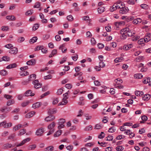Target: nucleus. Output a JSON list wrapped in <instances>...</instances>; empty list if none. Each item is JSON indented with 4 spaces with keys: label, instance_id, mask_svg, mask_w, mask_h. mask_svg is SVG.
Wrapping results in <instances>:
<instances>
[{
    "label": "nucleus",
    "instance_id": "1",
    "mask_svg": "<svg viewBox=\"0 0 151 151\" xmlns=\"http://www.w3.org/2000/svg\"><path fill=\"white\" fill-rule=\"evenodd\" d=\"M122 32H126L127 35L128 37H131L132 36V31L131 26L122 29L121 30Z\"/></svg>",
    "mask_w": 151,
    "mask_h": 151
},
{
    "label": "nucleus",
    "instance_id": "2",
    "mask_svg": "<svg viewBox=\"0 0 151 151\" xmlns=\"http://www.w3.org/2000/svg\"><path fill=\"white\" fill-rule=\"evenodd\" d=\"M33 84L34 85V88L36 89H38L42 86V84L39 82L38 80L34 81L33 82Z\"/></svg>",
    "mask_w": 151,
    "mask_h": 151
},
{
    "label": "nucleus",
    "instance_id": "3",
    "mask_svg": "<svg viewBox=\"0 0 151 151\" xmlns=\"http://www.w3.org/2000/svg\"><path fill=\"white\" fill-rule=\"evenodd\" d=\"M55 119V116L53 115H50L46 117L44 119L45 121L48 122L52 121Z\"/></svg>",
    "mask_w": 151,
    "mask_h": 151
},
{
    "label": "nucleus",
    "instance_id": "4",
    "mask_svg": "<svg viewBox=\"0 0 151 151\" xmlns=\"http://www.w3.org/2000/svg\"><path fill=\"white\" fill-rule=\"evenodd\" d=\"M129 10L128 7L124 6L119 10V12L120 13L122 14H124L127 13Z\"/></svg>",
    "mask_w": 151,
    "mask_h": 151
},
{
    "label": "nucleus",
    "instance_id": "5",
    "mask_svg": "<svg viewBox=\"0 0 151 151\" xmlns=\"http://www.w3.org/2000/svg\"><path fill=\"white\" fill-rule=\"evenodd\" d=\"M31 139L30 138H27L23 140L19 144L16 145L17 147L20 146L24 145L25 143L29 141Z\"/></svg>",
    "mask_w": 151,
    "mask_h": 151
},
{
    "label": "nucleus",
    "instance_id": "6",
    "mask_svg": "<svg viewBox=\"0 0 151 151\" xmlns=\"http://www.w3.org/2000/svg\"><path fill=\"white\" fill-rule=\"evenodd\" d=\"M36 60L34 59H32L27 62V64L29 65H34L36 64Z\"/></svg>",
    "mask_w": 151,
    "mask_h": 151
},
{
    "label": "nucleus",
    "instance_id": "7",
    "mask_svg": "<svg viewBox=\"0 0 151 151\" xmlns=\"http://www.w3.org/2000/svg\"><path fill=\"white\" fill-rule=\"evenodd\" d=\"M57 110L55 108H50L49 109L48 111V114L49 115L54 114L57 112Z\"/></svg>",
    "mask_w": 151,
    "mask_h": 151
},
{
    "label": "nucleus",
    "instance_id": "8",
    "mask_svg": "<svg viewBox=\"0 0 151 151\" xmlns=\"http://www.w3.org/2000/svg\"><path fill=\"white\" fill-rule=\"evenodd\" d=\"M44 132L43 129L42 128H40L37 130L36 134L37 136H41L42 135Z\"/></svg>",
    "mask_w": 151,
    "mask_h": 151
},
{
    "label": "nucleus",
    "instance_id": "9",
    "mask_svg": "<svg viewBox=\"0 0 151 151\" xmlns=\"http://www.w3.org/2000/svg\"><path fill=\"white\" fill-rule=\"evenodd\" d=\"M145 40L146 43L148 42L151 40V34L150 33H148L144 39Z\"/></svg>",
    "mask_w": 151,
    "mask_h": 151
},
{
    "label": "nucleus",
    "instance_id": "10",
    "mask_svg": "<svg viewBox=\"0 0 151 151\" xmlns=\"http://www.w3.org/2000/svg\"><path fill=\"white\" fill-rule=\"evenodd\" d=\"M15 145H12L9 143H6L4 145L3 148L4 149H8L11 147H14Z\"/></svg>",
    "mask_w": 151,
    "mask_h": 151
},
{
    "label": "nucleus",
    "instance_id": "11",
    "mask_svg": "<svg viewBox=\"0 0 151 151\" xmlns=\"http://www.w3.org/2000/svg\"><path fill=\"white\" fill-rule=\"evenodd\" d=\"M18 51L17 48L14 47L11 49L9 51V53L12 54H16L18 52Z\"/></svg>",
    "mask_w": 151,
    "mask_h": 151
},
{
    "label": "nucleus",
    "instance_id": "12",
    "mask_svg": "<svg viewBox=\"0 0 151 151\" xmlns=\"http://www.w3.org/2000/svg\"><path fill=\"white\" fill-rule=\"evenodd\" d=\"M35 93H32V91L31 90H28L25 93L24 95L25 96H33Z\"/></svg>",
    "mask_w": 151,
    "mask_h": 151
},
{
    "label": "nucleus",
    "instance_id": "13",
    "mask_svg": "<svg viewBox=\"0 0 151 151\" xmlns=\"http://www.w3.org/2000/svg\"><path fill=\"white\" fill-rule=\"evenodd\" d=\"M125 23L124 21H122L119 22H116L114 23L115 26L118 27L119 26L124 25L125 24Z\"/></svg>",
    "mask_w": 151,
    "mask_h": 151
},
{
    "label": "nucleus",
    "instance_id": "14",
    "mask_svg": "<svg viewBox=\"0 0 151 151\" xmlns=\"http://www.w3.org/2000/svg\"><path fill=\"white\" fill-rule=\"evenodd\" d=\"M35 112L34 111L30 112L27 114L25 115V117L27 118L32 117L35 114Z\"/></svg>",
    "mask_w": 151,
    "mask_h": 151
},
{
    "label": "nucleus",
    "instance_id": "15",
    "mask_svg": "<svg viewBox=\"0 0 151 151\" xmlns=\"http://www.w3.org/2000/svg\"><path fill=\"white\" fill-rule=\"evenodd\" d=\"M142 21V19L140 18H137L133 21V23L135 24H138L141 23Z\"/></svg>",
    "mask_w": 151,
    "mask_h": 151
},
{
    "label": "nucleus",
    "instance_id": "16",
    "mask_svg": "<svg viewBox=\"0 0 151 151\" xmlns=\"http://www.w3.org/2000/svg\"><path fill=\"white\" fill-rule=\"evenodd\" d=\"M41 105V104L39 102H36L33 104L32 107L34 109H36L39 107Z\"/></svg>",
    "mask_w": 151,
    "mask_h": 151
},
{
    "label": "nucleus",
    "instance_id": "17",
    "mask_svg": "<svg viewBox=\"0 0 151 151\" xmlns=\"http://www.w3.org/2000/svg\"><path fill=\"white\" fill-rule=\"evenodd\" d=\"M68 102V101L66 98L63 99H62V101L59 103L58 105H66Z\"/></svg>",
    "mask_w": 151,
    "mask_h": 151
},
{
    "label": "nucleus",
    "instance_id": "18",
    "mask_svg": "<svg viewBox=\"0 0 151 151\" xmlns=\"http://www.w3.org/2000/svg\"><path fill=\"white\" fill-rule=\"evenodd\" d=\"M6 19L10 21H15L16 20L15 17L13 15L7 16L6 17Z\"/></svg>",
    "mask_w": 151,
    "mask_h": 151
},
{
    "label": "nucleus",
    "instance_id": "19",
    "mask_svg": "<svg viewBox=\"0 0 151 151\" xmlns=\"http://www.w3.org/2000/svg\"><path fill=\"white\" fill-rule=\"evenodd\" d=\"M134 77L135 79H141L142 78L143 75L140 73H137L134 74Z\"/></svg>",
    "mask_w": 151,
    "mask_h": 151
},
{
    "label": "nucleus",
    "instance_id": "20",
    "mask_svg": "<svg viewBox=\"0 0 151 151\" xmlns=\"http://www.w3.org/2000/svg\"><path fill=\"white\" fill-rule=\"evenodd\" d=\"M105 8L104 7L100 6L98 9V12L99 14H101L104 12Z\"/></svg>",
    "mask_w": 151,
    "mask_h": 151
},
{
    "label": "nucleus",
    "instance_id": "21",
    "mask_svg": "<svg viewBox=\"0 0 151 151\" xmlns=\"http://www.w3.org/2000/svg\"><path fill=\"white\" fill-rule=\"evenodd\" d=\"M17 65L15 63H13L11 64L6 67V68L7 69H10L16 67Z\"/></svg>",
    "mask_w": 151,
    "mask_h": 151
},
{
    "label": "nucleus",
    "instance_id": "22",
    "mask_svg": "<svg viewBox=\"0 0 151 151\" xmlns=\"http://www.w3.org/2000/svg\"><path fill=\"white\" fill-rule=\"evenodd\" d=\"M37 40V38L36 37H32L31 39H30L29 42L31 44H33L36 42Z\"/></svg>",
    "mask_w": 151,
    "mask_h": 151
},
{
    "label": "nucleus",
    "instance_id": "23",
    "mask_svg": "<svg viewBox=\"0 0 151 151\" xmlns=\"http://www.w3.org/2000/svg\"><path fill=\"white\" fill-rule=\"evenodd\" d=\"M55 123L54 122H52L48 125L47 128L48 129H53V128L55 127Z\"/></svg>",
    "mask_w": 151,
    "mask_h": 151
},
{
    "label": "nucleus",
    "instance_id": "24",
    "mask_svg": "<svg viewBox=\"0 0 151 151\" xmlns=\"http://www.w3.org/2000/svg\"><path fill=\"white\" fill-rule=\"evenodd\" d=\"M22 127V125L21 124H19L15 126L13 128V130L16 131L20 129Z\"/></svg>",
    "mask_w": 151,
    "mask_h": 151
},
{
    "label": "nucleus",
    "instance_id": "25",
    "mask_svg": "<svg viewBox=\"0 0 151 151\" xmlns=\"http://www.w3.org/2000/svg\"><path fill=\"white\" fill-rule=\"evenodd\" d=\"M62 131L61 130L57 131L54 134V137H57L60 136L61 134Z\"/></svg>",
    "mask_w": 151,
    "mask_h": 151
},
{
    "label": "nucleus",
    "instance_id": "26",
    "mask_svg": "<svg viewBox=\"0 0 151 151\" xmlns=\"http://www.w3.org/2000/svg\"><path fill=\"white\" fill-rule=\"evenodd\" d=\"M145 40L143 38H141L138 41V43L139 45H145Z\"/></svg>",
    "mask_w": 151,
    "mask_h": 151
},
{
    "label": "nucleus",
    "instance_id": "27",
    "mask_svg": "<svg viewBox=\"0 0 151 151\" xmlns=\"http://www.w3.org/2000/svg\"><path fill=\"white\" fill-rule=\"evenodd\" d=\"M150 97V94H146L143 97V99L145 101H147L149 99Z\"/></svg>",
    "mask_w": 151,
    "mask_h": 151
},
{
    "label": "nucleus",
    "instance_id": "28",
    "mask_svg": "<svg viewBox=\"0 0 151 151\" xmlns=\"http://www.w3.org/2000/svg\"><path fill=\"white\" fill-rule=\"evenodd\" d=\"M2 60L4 61H8L10 60V58L9 57H8L7 56H3L2 58ZM2 61L1 59L0 60V62H1Z\"/></svg>",
    "mask_w": 151,
    "mask_h": 151
},
{
    "label": "nucleus",
    "instance_id": "29",
    "mask_svg": "<svg viewBox=\"0 0 151 151\" xmlns=\"http://www.w3.org/2000/svg\"><path fill=\"white\" fill-rule=\"evenodd\" d=\"M135 94L137 96H141L143 94V92L142 91H136L135 92Z\"/></svg>",
    "mask_w": 151,
    "mask_h": 151
},
{
    "label": "nucleus",
    "instance_id": "30",
    "mask_svg": "<svg viewBox=\"0 0 151 151\" xmlns=\"http://www.w3.org/2000/svg\"><path fill=\"white\" fill-rule=\"evenodd\" d=\"M36 147V145L33 144L29 146L28 147V149L30 150H34Z\"/></svg>",
    "mask_w": 151,
    "mask_h": 151
},
{
    "label": "nucleus",
    "instance_id": "31",
    "mask_svg": "<svg viewBox=\"0 0 151 151\" xmlns=\"http://www.w3.org/2000/svg\"><path fill=\"white\" fill-rule=\"evenodd\" d=\"M45 151H52L54 149V147L52 146L48 147L45 148Z\"/></svg>",
    "mask_w": 151,
    "mask_h": 151
},
{
    "label": "nucleus",
    "instance_id": "32",
    "mask_svg": "<svg viewBox=\"0 0 151 151\" xmlns=\"http://www.w3.org/2000/svg\"><path fill=\"white\" fill-rule=\"evenodd\" d=\"M7 71L5 70H3L0 71V74L2 76H5L7 74Z\"/></svg>",
    "mask_w": 151,
    "mask_h": 151
},
{
    "label": "nucleus",
    "instance_id": "33",
    "mask_svg": "<svg viewBox=\"0 0 151 151\" xmlns=\"http://www.w3.org/2000/svg\"><path fill=\"white\" fill-rule=\"evenodd\" d=\"M14 100L13 99L9 100L7 102V105L8 106H10L13 104H14Z\"/></svg>",
    "mask_w": 151,
    "mask_h": 151
},
{
    "label": "nucleus",
    "instance_id": "34",
    "mask_svg": "<svg viewBox=\"0 0 151 151\" xmlns=\"http://www.w3.org/2000/svg\"><path fill=\"white\" fill-rule=\"evenodd\" d=\"M123 59V58L122 57L119 58H117L114 60V61L116 63H117L121 62Z\"/></svg>",
    "mask_w": 151,
    "mask_h": 151
},
{
    "label": "nucleus",
    "instance_id": "35",
    "mask_svg": "<svg viewBox=\"0 0 151 151\" xmlns=\"http://www.w3.org/2000/svg\"><path fill=\"white\" fill-rule=\"evenodd\" d=\"M57 50H53L51 54L49 56V57L50 58H51L53 56L55 55L57 53Z\"/></svg>",
    "mask_w": 151,
    "mask_h": 151
},
{
    "label": "nucleus",
    "instance_id": "36",
    "mask_svg": "<svg viewBox=\"0 0 151 151\" xmlns=\"http://www.w3.org/2000/svg\"><path fill=\"white\" fill-rule=\"evenodd\" d=\"M142 121L140 122L141 123H144V122L146 121L147 119V117L146 116H143L141 117Z\"/></svg>",
    "mask_w": 151,
    "mask_h": 151
},
{
    "label": "nucleus",
    "instance_id": "37",
    "mask_svg": "<svg viewBox=\"0 0 151 151\" xmlns=\"http://www.w3.org/2000/svg\"><path fill=\"white\" fill-rule=\"evenodd\" d=\"M141 7L143 9L147 10L148 9L149 6L148 5L145 4H143L141 5Z\"/></svg>",
    "mask_w": 151,
    "mask_h": 151
},
{
    "label": "nucleus",
    "instance_id": "38",
    "mask_svg": "<svg viewBox=\"0 0 151 151\" xmlns=\"http://www.w3.org/2000/svg\"><path fill=\"white\" fill-rule=\"evenodd\" d=\"M92 127L91 125H90L86 127L84 129V130L85 131H88L91 130L92 129Z\"/></svg>",
    "mask_w": 151,
    "mask_h": 151
},
{
    "label": "nucleus",
    "instance_id": "39",
    "mask_svg": "<svg viewBox=\"0 0 151 151\" xmlns=\"http://www.w3.org/2000/svg\"><path fill=\"white\" fill-rule=\"evenodd\" d=\"M122 31H120L121 33L122 34V36L121 37V38L122 39H124L126 38V37L127 36L126 34V32H124L123 33H122Z\"/></svg>",
    "mask_w": 151,
    "mask_h": 151
},
{
    "label": "nucleus",
    "instance_id": "40",
    "mask_svg": "<svg viewBox=\"0 0 151 151\" xmlns=\"http://www.w3.org/2000/svg\"><path fill=\"white\" fill-rule=\"evenodd\" d=\"M116 130L115 128L114 127H112L109 129L108 132H109L113 133Z\"/></svg>",
    "mask_w": 151,
    "mask_h": 151
},
{
    "label": "nucleus",
    "instance_id": "41",
    "mask_svg": "<svg viewBox=\"0 0 151 151\" xmlns=\"http://www.w3.org/2000/svg\"><path fill=\"white\" fill-rule=\"evenodd\" d=\"M5 125H4V128H8L9 127H10L12 126V124L11 123L9 122L7 124L6 123V122L5 121V123H4Z\"/></svg>",
    "mask_w": 151,
    "mask_h": 151
},
{
    "label": "nucleus",
    "instance_id": "42",
    "mask_svg": "<svg viewBox=\"0 0 151 151\" xmlns=\"http://www.w3.org/2000/svg\"><path fill=\"white\" fill-rule=\"evenodd\" d=\"M115 81L116 82V83L118 84H121L123 82V81H122V80L119 78L116 79L115 80Z\"/></svg>",
    "mask_w": 151,
    "mask_h": 151
},
{
    "label": "nucleus",
    "instance_id": "43",
    "mask_svg": "<svg viewBox=\"0 0 151 151\" xmlns=\"http://www.w3.org/2000/svg\"><path fill=\"white\" fill-rule=\"evenodd\" d=\"M39 27V24H35L32 28V30L35 31Z\"/></svg>",
    "mask_w": 151,
    "mask_h": 151
},
{
    "label": "nucleus",
    "instance_id": "44",
    "mask_svg": "<svg viewBox=\"0 0 151 151\" xmlns=\"http://www.w3.org/2000/svg\"><path fill=\"white\" fill-rule=\"evenodd\" d=\"M150 81V79L149 78H145L143 81V83L144 84H147L148 82H149Z\"/></svg>",
    "mask_w": 151,
    "mask_h": 151
},
{
    "label": "nucleus",
    "instance_id": "45",
    "mask_svg": "<svg viewBox=\"0 0 151 151\" xmlns=\"http://www.w3.org/2000/svg\"><path fill=\"white\" fill-rule=\"evenodd\" d=\"M9 28L8 26H3L1 27V30L2 31H7L9 30Z\"/></svg>",
    "mask_w": 151,
    "mask_h": 151
},
{
    "label": "nucleus",
    "instance_id": "46",
    "mask_svg": "<svg viewBox=\"0 0 151 151\" xmlns=\"http://www.w3.org/2000/svg\"><path fill=\"white\" fill-rule=\"evenodd\" d=\"M24 40V38L23 37H19L17 40V42H22Z\"/></svg>",
    "mask_w": 151,
    "mask_h": 151
},
{
    "label": "nucleus",
    "instance_id": "47",
    "mask_svg": "<svg viewBox=\"0 0 151 151\" xmlns=\"http://www.w3.org/2000/svg\"><path fill=\"white\" fill-rule=\"evenodd\" d=\"M26 132V130L24 129H23L20 130L19 135H22L24 134Z\"/></svg>",
    "mask_w": 151,
    "mask_h": 151
},
{
    "label": "nucleus",
    "instance_id": "48",
    "mask_svg": "<svg viewBox=\"0 0 151 151\" xmlns=\"http://www.w3.org/2000/svg\"><path fill=\"white\" fill-rule=\"evenodd\" d=\"M36 75L35 74H32L29 77L28 80L29 81H31V78H33V79H35L36 78Z\"/></svg>",
    "mask_w": 151,
    "mask_h": 151
},
{
    "label": "nucleus",
    "instance_id": "49",
    "mask_svg": "<svg viewBox=\"0 0 151 151\" xmlns=\"http://www.w3.org/2000/svg\"><path fill=\"white\" fill-rule=\"evenodd\" d=\"M65 120L63 119H61L59 120L58 124H63L65 122Z\"/></svg>",
    "mask_w": 151,
    "mask_h": 151
},
{
    "label": "nucleus",
    "instance_id": "50",
    "mask_svg": "<svg viewBox=\"0 0 151 151\" xmlns=\"http://www.w3.org/2000/svg\"><path fill=\"white\" fill-rule=\"evenodd\" d=\"M124 148L122 146H117L116 147V149L117 151H119L121 150H124Z\"/></svg>",
    "mask_w": 151,
    "mask_h": 151
},
{
    "label": "nucleus",
    "instance_id": "51",
    "mask_svg": "<svg viewBox=\"0 0 151 151\" xmlns=\"http://www.w3.org/2000/svg\"><path fill=\"white\" fill-rule=\"evenodd\" d=\"M67 19L69 21H72L73 19V17L71 15H69L67 16Z\"/></svg>",
    "mask_w": 151,
    "mask_h": 151
},
{
    "label": "nucleus",
    "instance_id": "52",
    "mask_svg": "<svg viewBox=\"0 0 151 151\" xmlns=\"http://www.w3.org/2000/svg\"><path fill=\"white\" fill-rule=\"evenodd\" d=\"M102 127L99 124H97L96 125L94 129H100L102 128Z\"/></svg>",
    "mask_w": 151,
    "mask_h": 151
},
{
    "label": "nucleus",
    "instance_id": "53",
    "mask_svg": "<svg viewBox=\"0 0 151 151\" xmlns=\"http://www.w3.org/2000/svg\"><path fill=\"white\" fill-rule=\"evenodd\" d=\"M106 138L107 139H106V140L111 141L113 140V137L112 136L109 135Z\"/></svg>",
    "mask_w": 151,
    "mask_h": 151
},
{
    "label": "nucleus",
    "instance_id": "54",
    "mask_svg": "<svg viewBox=\"0 0 151 151\" xmlns=\"http://www.w3.org/2000/svg\"><path fill=\"white\" fill-rule=\"evenodd\" d=\"M48 129L49 130V131L48 133L47 134V135H49L52 134L54 132V129Z\"/></svg>",
    "mask_w": 151,
    "mask_h": 151
},
{
    "label": "nucleus",
    "instance_id": "55",
    "mask_svg": "<svg viewBox=\"0 0 151 151\" xmlns=\"http://www.w3.org/2000/svg\"><path fill=\"white\" fill-rule=\"evenodd\" d=\"M50 92L49 91H47L45 93L43 94L41 96V98H43L45 96H47L50 94Z\"/></svg>",
    "mask_w": 151,
    "mask_h": 151
},
{
    "label": "nucleus",
    "instance_id": "56",
    "mask_svg": "<svg viewBox=\"0 0 151 151\" xmlns=\"http://www.w3.org/2000/svg\"><path fill=\"white\" fill-rule=\"evenodd\" d=\"M41 5L40 3L39 2H37L35 3V5L34 6L35 8H39Z\"/></svg>",
    "mask_w": 151,
    "mask_h": 151
},
{
    "label": "nucleus",
    "instance_id": "57",
    "mask_svg": "<svg viewBox=\"0 0 151 151\" xmlns=\"http://www.w3.org/2000/svg\"><path fill=\"white\" fill-rule=\"evenodd\" d=\"M64 46V45L63 44L61 45H60L59 47V49L62 50V51L63 53H64L66 50L67 49H65L63 50V49L62 48Z\"/></svg>",
    "mask_w": 151,
    "mask_h": 151
},
{
    "label": "nucleus",
    "instance_id": "58",
    "mask_svg": "<svg viewBox=\"0 0 151 151\" xmlns=\"http://www.w3.org/2000/svg\"><path fill=\"white\" fill-rule=\"evenodd\" d=\"M94 85L96 86H99L101 85L100 82L98 80H95L94 81Z\"/></svg>",
    "mask_w": 151,
    "mask_h": 151
},
{
    "label": "nucleus",
    "instance_id": "59",
    "mask_svg": "<svg viewBox=\"0 0 151 151\" xmlns=\"http://www.w3.org/2000/svg\"><path fill=\"white\" fill-rule=\"evenodd\" d=\"M32 11L33 10H32L28 11L26 12L25 15L27 16H28L32 14L33 13V12H32Z\"/></svg>",
    "mask_w": 151,
    "mask_h": 151
},
{
    "label": "nucleus",
    "instance_id": "60",
    "mask_svg": "<svg viewBox=\"0 0 151 151\" xmlns=\"http://www.w3.org/2000/svg\"><path fill=\"white\" fill-rule=\"evenodd\" d=\"M143 57L142 56H139L138 57L136 58L135 60L136 62H139L140 60L143 59Z\"/></svg>",
    "mask_w": 151,
    "mask_h": 151
},
{
    "label": "nucleus",
    "instance_id": "61",
    "mask_svg": "<svg viewBox=\"0 0 151 151\" xmlns=\"http://www.w3.org/2000/svg\"><path fill=\"white\" fill-rule=\"evenodd\" d=\"M99 66L100 67L104 68L105 67V65L104 64L103 62L101 61L99 63Z\"/></svg>",
    "mask_w": 151,
    "mask_h": 151
},
{
    "label": "nucleus",
    "instance_id": "62",
    "mask_svg": "<svg viewBox=\"0 0 151 151\" xmlns=\"http://www.w3.org/2000/svg\"><path fill=\"white\" fill-rule=\"evenodd\" d=\"M59 101L58 98H56L54 99L52 102V104L53 105H55L57 104L58 102Z\"/></svg>",
    "mask_w": 151,
    "mask_h": 151
},
{
    "label": "nucleus",
    "instance_id": "63",
    "mask_svg": "<svg viewBox=\"0 0 151 151\" xmlns=\"http://www.w3.org/2000/svg\"><path fill=\"white\" fill-rule=\"evenodd\" d=\"M55 38L56 41H59L61 40V37L59 35H57L55 37Z\"/></svg>",
    "mask_w": 151,
    "mask_h": 151
},
{
    "label": "nucleus",
    "instance_id": "64",
    "mask_svg": "<svg viewBox=\"0 0 151 151\" xmlns=\"http://www.w3.org/2000/svg\"><path fill=\"white\" fill-rule=\"evenodd\" d=\"M98 47L99 49H101L104 47V45L101 43H99L98 44Z\"/></svg>",
    "mask_w": 151,
    "mask_h": 151
}]
</instances>
